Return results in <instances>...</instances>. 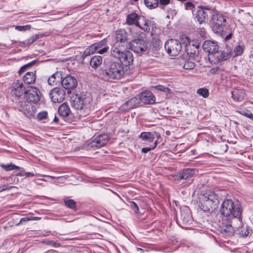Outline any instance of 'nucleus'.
I'll return each mask as SVG.
<instances>
[{
	"label": "nucleus",
	"instance_id": "f257e3e1",
	"mask_svg": "<svg viewBox=\"0 0 253 253\" xmlns=\"http://www.w3.org/2000/svg\"><path fill=\"white\" fill-rule=\"evenodd\" d=\"M11 94L12 96V100L17 104V107L19 111L22 112L26 117L31 118L36 114L35 107L31 104H26L23 101L25 94V87L23 83L19 80L14 82L11 87Z\"/></svg>",
	"mask_w": 253,
	"mask_h": 253
},
{
	"label": "nucleus",
	"instance_id": "f03ea898",
	"mask_svg": "<svg viewBox=\"0 0 253 253\" xmlns=\"http://www.w3.org/2000/svg\"><path fill=\"white\" fill-rule=\"evenodd\" d=\"M71 103L80 117L88 115L92 108V98L89 93L74 94L71 97Z\"/></svg>",
	"mask_w": 253,
	"mask_h": 253
},
{
	"label": "nucleus",
	"instance_id": "7ed1b4c3",
	"mask_svg": "<svg viewBox=\"0 0 253 253\" xmlns=\"http://www.w3.org/2000/svg\"><path fill=\"white\" fill-rule=\"evenodd\" d=\"M222 215L226 217V220H234L242 225V210L238 204H235L231 199H225L222 202L220 209Z\"/></svg>",
	"mask_w": 253,
	"mask_h": 253
},
{
	"label": "nucleus",
	"instance_id": "20e7f679",
	"mask_svg": "<svg viewBox=\"0 0 253 253\" xmlns=\"http://www.w3.org/2000/svg\"><path fill=\"white\" fill-rule=\"evenodd\" d=\"M200 209L204 211H212L215 209L219 203V197L214 192H206L200 197Z\"/></svg>",
	"mask_w": 253,
	"mask_h": 253
},
{
	"label": "nucleus",
	"instance_id": "39448f33",
	"mask_svg": "<svg viewBox=\"0 0 253 253\" xmlns=\"http://www.w3.org/2000/svg\"><path fill=\"white\" fill-rule=\"evenodd\" d=\"M124 74V69L123 65L116 61L111 62L106 69L102 70L101 73L102 78L108 81L119 80Z\"/></svg>",
	"mask_w": 253,
	"mask_h": 253
},
{
	"label": "nucleus",
	"instance_id": "423d86ee",
	"mask_svg": "<svg viewBox=\"0 0 253 253\" xmlns=\"http://www.w3.org/2000/svg\"><path fill=\"white\" fill-rule=\"evenodd\" d=\"M222 220L219 225V231L222 236L228 237L233 235L235 228H238L239 223L234 220Z\"/></svg>",
	"mask_w": 253,
	"mask_h": 253
},
{
	"label": "nucleus",
	"instance_id": "0eeeda50",
	"mask_svg": "<svg viewBox=\"0 0 253 253\" xmlns=\"http://www.w3.org/2000/svg\"><path fill=\"white\" fill-rule=\"evenodd\" d=\"M40 92L37 88L33 86L30 87L25 91L23 101H25L26 104L37 103L40 99Z\"/></svg>",
	"mask_w": 253,
	"mask_h": 253
},
{
	"label": "nucleus",
	"instance_id": "6e6552de",
	"mask_svg": "<svg viewBox=\"0 0 253 253\" xmlns=\"http://www.w3.org/2000/svg\"><path fill=\"white\" fill-rule=\"evenodd\" d=\"M165 47L167 52L171 56L177 55L182 49L181 43L175 39L168 41L165 43Z\"/></svg>",
	"mask_w": 253,
	"mask_h": 253
},
{
	"label": "nucleus",
	"instance_id": "1a4fd4ad",
	"mask_svg": "<svg viewBox=\"0 0 253 253\" xmlns=\"http://www.w3.org/2000/svg\"><path fill=\"white\" fill-rule=\"evenodd\" d=\"M225 23L226 19L222 14L215 13L212 15L211 25L215 33L220 32L223 26H225Z\"/></svg>",
	"mask_w": 253,
	"mask_h": 253
},
{
	"label": "nucleus",
	"instance_id": "9d476101",
	"mask_svg": "<svg viewBox=\"0 0 253 253\" xmlns=\"http://www.w3.org/2000/svg\"><path fill=\"white\" fill-rule=\"evenodd\" d=\"M66 92L61 87H55L52 89L49 93V96L54 103L62 102L65 99Z\"/></svg>",
	"mask_w": 253,
	"mask_h": 253
},
{
	"label": "nucleus",
	"instance_id": "9b49d317",
	"mask_svg": "<svg viewBox=\"0 0 253 253\" xmlns=\"http://www.w3.org/2000/svg\"><path fill=\"white\" fill-rule=\"evenodd\" d=\"M130 47L134 52L139 53L146 50L147 44L142 39H134L130 42Z\"/></svg>",
	"mask_w": 253,
	"mask_h": 253
},
{
	"label": "nucleus",
	"instance_id": "f8f14e48",
	"mask_svg": "<svg viewBox=\"0 0 253 253\" xmlns=\"http://www.w3.org/2000/svg\"><path fill=\"white\" fill-rule=\"evenodd\" d=\"M127 34L124 29L117 30L113 44L127 46Z\"/></svg>",
	"mask_w": 253,
	"mask_h": 253
},
{
	"label": "nucleus",
	"instance_id": "ddd939ff",
	"mask_svg": "<svg viewBox=\"0 0 253 253\" xmlns=\"http://www.w3.org/2000/svg\"><path fill=\"white\" fill-rule=\"evenodd\" d=\"M109 140L108 136L105 134L100 135L92 140L89 144L93 149L99 148L106 144Z\"/></svg>",
	"mask_w": 253,
	"mask_h": 253
},
{
	"label": "nucleus",
	"instance_id": "4468645a",
	"mask_svg": "<svg viewBox=\"0 0 253 253\" xmlns=\"http://www.w3.org/2000/svg\"><path fill=\"white\" fill-rule=\"evenodd\" d=\"M61 84L64 88L71 90L75 88L78 84V82L74 77L67 76L61 80Z\"/></svg>",
	"mask_w": 253,
	"mask_h": 253
},
{
	"label": "nucleus",
	"instance_id": "2eb2a0df",
	"mask_svg": "<svg viewBox=\"0 0 253 253\" xmlns=\"http://www.w3.org/2000/svg\"><path fill=\"white\" fill-rule=\"evenodd\" d=\"M127 46L112 44L110 50V56L116 59H118L127 49Z\"/></svg>",
	"mask_w": 253,
	"mask_h": 253
},
{
	"label": "nucleus",
	"instance_id": "dca6fc26",
	"mask_svg": "<svg viewBox=\"0 0 253 253\" xmlns=\"http://www.w3.org/2000/svg\"><path fill=\"white\" fill-rule=\"evenodd\" d=\"M203 48L205 52H208L210 55H214L218 52V45L215 42L206 41L203 44Z\"/></svg>",
	"mask_w": 253,
	"mask_h": 253
},
{
	"label": "nucleus",
	"instance_id": "f3484780",
	"mask_svg": "<svg viewBox=\"0 0 253 253\" xmlns=\"http://www.w3.org/2000/svg\"><path fill=\"white\" fill-rule=\"evenodd\" d=\"M92 45L95 52L100 54L106 53L109 49V46L107 45V40L105 39L92 43Z\"/></svg>",
	"mask_w": 253,
	"mask_h": 253
},
{
	"label": "nucleus",
	"instance_id": "a211bd4d",
	"mask_svg": "<svg viewBox=\"0 0 253 253\" xmlns=\"http://www.w3.org/2000/svg\"><path fill=\"white\" fill-rule=\"evenodd\" d=\"M118 60L122 65L128 66L133 63V56L130 51L126 49Z\"/></svg>",
	"mask_w": 253,
	"mask_h": 253
},
{
	"label": "nucleus",
	"instance_id": "6ab92c4d",
	"mask_svg": "<svg viewBox=\"0 0 253 253\" xmlns=\"http://www.w3.org/2000/svg\"><path fill=\"white\" fill-rule=\"evenodd\" d=\"M140 102L144 104H152L155 102V97L153 93L149 91L142 92L138 95Z\"/></svg>",
	"mask_w": 253,
	"mask_h": 253
},
{
	"label": "nucleus",
	"instance_id": "aec40b11",
	"mask_svg": "<svg viewBox=\"0 0 253 253\" xmlns=\"http://www.w3.org/2000/svg\"><path fill=\"white\" fill-rule=\"evenodd\" d=\"M231 97L236 102H242L246 96L245 91L241 88H235L231 92Z\"/></svg>",
	"mask_w": 253,
	"mask_h": 253
},
{
	"label": "nucleus",
	"instance_id": "412c9836",
	"mask_svg": "<svg viewBox=\"0 0 253 253\" xmlns=\"http://www.w3.org/2000/svg\"><path fill=\"white\" fill-rule=\"evenodd\" d=\"M141 103L139 96L137 95L126 102L122 106L125 110H130L140 105Z\"/></svg>",
	"mask_w": 253,
	"mask_h": 253
},
{
	"label": "nucleus",
	"instance_id": "4be33fe9",
	"mask_svg": "<svg viewBox=\"0 0 253 253\" xmlns=\"http://www.w3.org/2000/svg\"><path fill=\"white\" fill-rule=\"evenodd\" d=\"M151 21L143 16H141L136 23V26L145 32H149L150 30Z\"/></svg>",
	"mask_w": 253,
	"mask_h": 253
},
{
	"label": "nucleus",
	"instance_id": "5701e85b",
	"mask_svg": "<svg viewBox=\"0 0 253 253\" xmlns=\"http://www.w3.org/2000/svg\"><path fill=\"white\" fill-rule=\"evenodd\" d=\"M195 172V169H185L182 171L179 172L177 176V179L188 180L191 178Z\"/></svg>",
	"mask_w": 253,
	"mask_h": 253
},
{
	"label": "nucleus",
	"instance_id": "b1692460",
	"mask_svg": "<svg viewBox=\"0 0 253 253\" xmlns=\"http://www.w3.org/2000/svg\"><path fill=\"white\" fill-rule=\"evenodd\" d=\"M195 18L200 24L207 22L208 20V10L202 8L198 9Z\"/></svg>",
	"mask_w": 253,
	"mask_h": 253
},
{
	"label": "nucleus",
	"instance_id": "393cba45",
	"mask_svg": "<svg viewBox=\"0 0 253 253\" xmlns=\"http://www.w3.org/2000/svg\"><path fill=\"white\" fill-rule=\"evenodd\" d=\"M62 79V77L61 73L56 72L48 78V83L51 85H56L60 82H61Z\"/></svg>",
	"mask_w": 253,
	"mask_h": 253
},
{
	"label": "nucleus",
	"instance_id": "a878e982",
	"mask_svg": "<svg viewBox=\"0 0 253 253\" xmlns=\"http://www.w3.org/2000/svg\"><path fill=\"white\" fill-rule=\"evenodd\" d=\"M58 112L60 115L63 117L69 116L71 111L69 105L66 103H63L58 108Z\"/></svg>",
	"mask_w": 253,
	"mask_h": 253
},
{
	"label": "nucleus",
	"instance_id": "bb28decb",
	"mask_svg": "<svg viewBox=\"0 0 253 253\" xmlns=\"http://www.w3.org/2000/svg\"><path fill=\"white\" fill-rule=\"evenodd\" d=\"M156 136L158 137L160 136V135H158V134L155 132H143L140 133L139 137L143 140L148 142H153Z\"/></svg>",
	"mask_w": 253,
	"mask_h": 253
},
{
	"label": "nucleus",
	"instance_id": "cd10ccee",
	"mask_svg": "<svg viewBox=\"0 0 253 253\" xmlns=\"http://www.w3.org/2000/svg\"><path fill=\"white\" fill-rule=\"evenodd\" d=\"M36 72H28L23 77L24 82L26 84H32L36 80Z\"/></svg>",
	"mask_w": 253,
	"mask_h": 253
},
{
	"label": "nucleus",
	"instance_id": "c85d7f7f",
	"mask_svg": "<svg viewBox=\"0 0 253 253\" xmlns=\"http://www.w3.org/2000/svg\"><path fill=\"white\" fill-rule=\"evenodd\" d=\"M141 16L136 13H131L127 16L126 22L129 25H135L136 26L138 19Z\"/></svg>",
	"mask_w": 253,
	"mask_h": 253
},
{
	"label": "nucleus",
	"instance_id": "c756f323",
	"mask_svg": "<svg viewBox=\"0 0 253 253\" xmlns=\"http://www.w3.org/2000/svg\"><path fill=\"white\" fill-rule=\"evenodd\" d=\"M102 62V57L101 56H94L90 61V65L93 68L96 69L101 64Z\"/></svg>",
	"mask_w": 253,
	"mask_h": 253
},
{
	"label": "nucleus",
	"instance_id": "7c9ffc66",
	"mask_svg": "<svg viewBox=\"0 0 253 253\" xmlns=\"http://www.w3.org/2000/svg\"><path fill=\"white\" fill-rule=\"evenodd\" d=\"M217 55H216L218 60L220 61H223L229 58L231 55V50L230 49H227L226 50H223L220 53L217 52Z\"/></svg>",
	"mask_w": 253,
	"mask_h": 253
},
{
	"label": "nucleus",
	"instance_id": "2f4dec72",
	"mask_svg": "<svg viewBox=\"0 0 253 253\" xmlns=\"http://www.w3.org/2000/svg\"><path fill=\"white\" fill-rule=\"evenodd\" d=\"M155 88L158 91L165 92L166 93V98H169L171 97L173 95V93L170 89L162 85H156L155 86Z\"/></svg>",
	"mask_w": 253,
	"mask_h": 253
},
{
	"label": "nucleus",
	"instance_id": "473e14b6",
	"mask_svg": "<svg viewBox=\"0 0 253 253\" xmlns=\"http://www.w3.org/2000/svg\"><path fill=\"white\" fill-rule=\"evenodd\" d=\"M40 36L39 35H33L32 37H31L29 39H27V40L21 42H20V45L21 46H28L30 44L34 43L35 42H36L38 39H39Z\"/></svg>",
	"mask_w": 253,
	"mask_h": 253
},
{
	"label": "nucleus",
	"instance_id": "72a5a7b5",
	"mask_svg": "<svg viewBox=\"0 0 253 253\" xmlns=\"http://www.w3.org/2000/svg\"><path fill=\"white\" fill-rule=\"evenodd\" d=\"M181 219L185 224H190L192 223V218L189 213L182 212L181 213Z\"/></svg>",
	"mask_w": 253,
	"mask_h": 253
},
{
	"label": "nucleus",
	"instance_id": "f704fd0d",
	"mask_svg": "<svg viewBox=\"0 0 253 253\" xmlns=\"http://www.w3.org/2000/svg\"><path fill=\"white\" fill-rule=\"evenodd\" d=\"M159 0H144L146 6L150 8L153 9L157 7L159 4Z\"/></svg>",
	"mask_w": 253,
	"mask_h": 253
},
{
	"label": "nucleus",
	"instance_id": "c9c22d12",
	"mask_svg": "<svg viewBox=\"0 0 253 253\" xmlns=\"http://www.w3.org/2000/svg\"><path fill=\"white\" fill-rule=\"evenodd\" d=\"M64 202L65 205L68 208H70L74 211L77 210L76 203L74 200L65 199L64 200Z\"/></svg>",
	"mask_w": 253,
	"mask_h": 253
},
{
	"label": "nucleus",
	"instance_id": "e433bc0d",
	"mask_svg": "<svg viewBox=\"0 0 253 253\" xmlns=\"http://www.w3.org/2000/svg\"><path fill=\"white\" fill-rule=\"evenodd\" d=\"M95 52L92 44L89 46L83 52L82 54V57L84 59L85 57L94 53Z\"/></svg>",
	"mask_w": 253,
	"mask_h": 253
},
{
	"label": "nucleus",
	"instance_id": "4c0bfd02",
	"mask_svg": "<svg viewBox=\"0 0 253 253\" xmlns=\"http://www.w3.org/2000/svg\"><path fill=\"white\" fill-rule=\"evenodd\" d=\"M1 167H2L6 171H10L13 169H19L20 167L15 166L14 164L10 163L8 165L1 164Z\"/></svg>",
	"mask_w": 253,
	"mask_h": 253
},
{
	"label": "nucleus",
	"instance_id": "58836bf2",
	"mask_svg": "<svg viewBox=\"0 0 253 253\" xmlns=\"http://www.w3.org/2000/svg\"><path fill=\"white\" fill-rule=\"evenodd\" d=\"M197 93L203 96L204 98H207L209 95V90L206 88L202 87L198 89L197 91Z\"/></svg>",
	"mask_w": 253,
	"mask_h": 253
},
{
	"label": "nucleus",
	"instance_id": "ea45409f",
	"mask_svg": "<svg viewBox=\"0 0 253 253\" xmlns=\"http://www.w3.org/2000/svg\"><path fill=\"white\" fill-rule=\"evenodd\" d=\"M158 144V140H156L154 141L152 145H151L150 147H144L141 149V151L142 153H146L148 152L151 151V150H153L156 148Z\"/></svg>",
	"mask_w": 253,
	"mask_h": 253
},
{
	"label": "nucleus",
	"instance_id": "a19ab883",
	"mask_svg": "<svg viewBox=\"0 0 253 253\" xmlns=\"http://www.w3.org/2000/svg\"><path fill=\"white\" fill-rule=\"evenodd\" d=\"M195 67V63L189 60L186 61L183 65V68L186 70H191L194 68Z\"/></svg>",
	"mask_w": 253,
	"mask_h": 253
},
{
	"label": "nucleus",
	"instance_id": "79ce46f5",
	"mask_svg": "<svg viewBox=\"0 0 253 253\" xmlns=\"http://www.w3.org/2000/svg\"><path fill=\"white\" fill-rule=\"evenodd\" d=\"M244 49V47L242 45H238L236 46L234 50L235 56H237L241 55L243 53Z\"/></svg>",
	"mask_w": 253,
	"mask_h": 253
},
{
	"label": "nucleus",
	"instance_id": "37998d69",
	"mask_svg": "<svg viewBox=\"0 0 253 253\" xmlns=\"http://www.w3.org/2000/svg\"><path fill=\"white\" fill-rule=\"evenodd\" d=\"M31 26L27 25L25 26H16L15 29L18 31H26L30 30Z\"/></svg>",
	"mask_w": 253,
	"mask_h": 253
},
{
	"label": "nucleus",
	"instance_id": "c03bdc74",
	"mask_svg": "<svg viewBox=\"0 0 253 253\" xmlns=\"http://www.w3.org/2000/svg\"><path fill=\"white\" fill-rule=\"evenodd\" d=\"M44 242L45 244L50 245V246L56 248L60 246V245L58 243L51 240H45Z\"/></svg>",
	"mask_w": 253,
	"mask_h": 253
},
{
	"label": "nucleus",
	"instance_id": "a18cd8bd",
	"mask_svg": "<svg viewBox=\"0 0 253 253\" xmlns=\"http://www.w3.org/2000/svg\"><path fill=\"white\" fill-rule=\"evenodd\" d=\"M186 42L185 43V46H186L185 48H186V50L188 53H189V48H190L191 46H193L194 48H198L197 46H195L194 44L191 45V44H190L191 41H190V39L189 38H186Z\"/></svg>",
	"mask_w": 253,
	"mask_h": 253
},
{
	"label": "nucleus",
	"instance_id": "49530a36",
	"mask_svg": "<svg viewBox=\"0 0 253 253\" xmlns=\"http://www.w3.org/2000/svg\"><path fill=\"white\" fill-rule=\"evenodd\" d=\"M129 206L131 207V209L134 211V212H135V213L138 212L139 208L136 203L133 201L130 202Z\"/></svg>",
	"mask_w": 253,
	"mask_h": 253
},
{
	"label": "nucleus",
	"instance_id": "de8ad7c7",
	"mask_svg": "<svg viewBox=\"0 0 253 253\" xmlns=\"http://www.w3.org/2000/svg\"><path fill=\"white\" fill-rule=\"evenodd\" d=\"M184 7L186 10H193V9L195 8V6L193 3L190 1H187L184 3Z\"/></svg>",
	"mask_w": 253,
	"mask_h": 253
},
{
	"label": "nucleus",
	"instance_id": "09e8293b",
	"mask_svg": "<svg viewBox=\"0 0 253 253\" xmlns=\"http://www.w3.org/2000/svg\"><path fill=\"white\" fill-rule=\"evenodd\" d=\"M47 116V113L46 112H42L39 113L37 115V118L39 120H42L46 118Z\"/></svg>",
	"mask_w": 253,
	"mask_h": 253
},
{
	"label": "nucleus",
	"instance_id": "8fccbe9b",
	"mask_svg": "<svg viewBox=\"0 0 253 253\" xmlns=\"http://www.w3.org/2000/svg\"><path fill=\"white\" fill-rule=\"evenodd\" d=\"M16 176H25L26 177H30V176H34L35 175V174L33 173H31V172H18L17 173H16Z\"/></svg>",
	"mask_w": 253,
	"mask_h": 253
},
{
	"label": "nucleus",
	"instance_id": "3c124183",
	"mask_svg": "<svg viewBox=\"0 0 253 253\" xmlns=\"http://www.w3.org/2000/svg\"><path fill=\"white\" fill-rule=\"evenodd\" d=\"M250 234V230L248 227H246L245 229H242L240 232V234L242 236L247 237Z\"/></svg>",
	"mask_w": 253,
	"mask_h": 253
},
{
	"label": "nucleus",
	"instance_id": "603ef678",
	"mask_svg": "<svg viewBox=\"0 0 253 253\" xmlns=\"http://www.w3.org/2000/svg\"><path fill=\"white\" fill-rule=\"evenodd\" d=\"M33 64V62L29 63L23 66L19 70V73L20 74L25 71L27 67L31 66Z\"/></svg>",
	"mask_w": 253,
	"mask_h": 253
},
{
	"label": "nucleus",
	"instance_id": "864d4df0",
	"mask_svg": "<svg viewBox=\"0 0 253 253\" xmlns=\"http://www.w3.org/2000/svg\"><path fill=\"white\" fill-rule=\"evenodd\" d=\"M13 188H17V187L15 186H13L3 185L1 186H0V191H5V190H10Z\"/></svg>",
	"mask_w": 253,
	"mask_h": 253
},
{
	"label": "nucleus",
	"instance_id": "5fc2aeb1",
	"mask_svg": "<svg viewBox=\"0 0 253 253\" xmlns=\"http://www.w3.org/2000/svg\"><path fill=\"white\" fill-rule=\"evenodd\" d=\"M176 12V11L174 9H173V10H170V12H169L167 15V17L169 19H170V18H173L174 16L175 15Z\"/></svg>",
	"mask_w": 253,
	"mask_h": 253
},
{
	"label": "nucleus",
	"instance_id": "6e6d98bb",
	"mask_svg": "<svg viewBox=\"0 0 253 253\" xmlns=\"http://www.w3.org/2000/svg\"><path fill=\"white\" fill-rule=\"evenodd\" d=\"M170 2V0H159L161 5H168Z\"/></svg>",
	"mask_w": 253,
	"mask_h": 253
},
{
	"label": "nucleus",
	"instance_id": "4d7b16f0",
	"mask_svg": "<svg viewBox=\"0 0 253 253\" xmlns=\"http://www.w3.org/2000/svg\"><path fill=\"white\" fill-rule=\"evenodd\" d=\"M222 36L223 38H224V41H227L228 40L230 39L232 37V33H230L228 34V35H227L225 36H224V35H223V34H222Z\"/></svg>",
	"mask_w": 253,
	"mask_h": 253
},
{
	"label": "nucleus",
	"instance_id": "13d9d810",
	"mask_svg": "<svg viewBox=\"0 0 253 253\" xmlns=\"http://www.w3.org/2000/svg\"><path fill=\"white\" fill-rule=\"evenodd\" d=\"M31 220V218L29 217H23L22 218L19 222V223L18 224V225L22 223L23 222H26L28 221Z\"/></svg>",
	"mask_w": 253,
	"mask_h": 253
},
{
	"label": "nucleus",
	"instance_id": "bf43d9fd",
	"mask_svg": "<svg viewBox=\"0 0 253 253\" xmlns=\"http://www.w3.org/2000/svg\"><path fill=\"white\" fill-rule=\"evenodd\" d=\"M218 68H211V70H210V73L211 74H215L217 71H218Z\"/></svg>",
	"mask_w": 253,
	"mask_h": 253
},
{
	"label": "nucleus",
	"instance_id": "052dcab7",
	"mask_svg": "<svg viewBox=\"0 0 253 253\" xmlns=\"http://www.w3.org/2000/svg\"><path fill=\"white\" fill-rule=\"evenodd\" d=\"M40 219H41V218L39 217H32L31 218V220H40Z\"/></svg>",
	"mask_w": 253,
	"mask_h": 253
},
{
	"label": "nucleus",
	"instance_id": "680f3d73",
	"mask_svg": "<svg viewBox=\"0 0 253 253\" xmlns=\"http://www.w3.org/2000/svg\"><path fill=\"white\" fill-rule=\"evenodd\" d=\"M53 121L55 123H57L58 122V119L56 116L54 117Z\"/></svg>",
	"mask_w": 253,
	"mask_h": 253
},
{
	"label": "nucleus",
	"instance_id": "e2e57ef3",
	"mask_svg": "<svg viewBox=\"0 0 253 253\" xmlns=\"http://www.w3.org/2000/svg\"><path fill=\"white\" fill-rule=\"evenodd\" d=\"M137 250L138 251H141V252H143V249H141V248H137Z\"/></svg>",
	"mask_w": 253,
	"mask_h": 253
},
{
	"label": "nucleus",
	"instance_id": "0e129e2a",
	"mask_svg": "<svg viewBox=\"0 0 253 253\" xmlns=\"http://www.w3.org/2000/svg\"><path fill=\"white\" fill-rule=\"evenodd\" d=\"M42 176H44V177H52V176H49V175H43Z\"/></svg>",
	"mask_w": 253,
	"mask_h": 253
}]
</instances>
